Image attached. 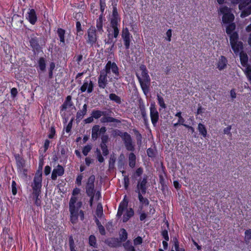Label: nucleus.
<instances>
[{"instance_id":"obj_62","label":"nucleus","mask_w":251,"mask_h":251,"mask_svg":"<svg viewBox=\"0 0 251 251\" xmlns=\"http://www.w3.org/2000/svg\"><path fill=\"white\" fill-rule=\"evenodd\" d=\"M161 235L166 241L169 240V237L168 235V229H164L162 232Z\"/></svg>"},{"instance_id":"obj_3","label":"nucleus","mask_w":251,"mask_h":251,"mask_svg":"<svg viewBox=\"0 0 251 251\" xmlns=\"http://www.w3.org/2000/svg\"><path fill=\"white\" fill-rule=\"evenodd\" d=\"M234 4L239 3V8L242 11L241 17L245 18L251 14V5H248L251 3V0H233Z\"/></svg>"},{"instance_id":"obj_55","label":"nucleus","mask_w":251,"mask_h":251,"mask_svg":"<svg viewBox=\"0 0 251 251\" xmlns=\"http://www.w3.org/2000/svg\"><path fill=\"white\" fill-rule=\"evenodd\" d=\"M17 164L20 169H23L25 167V160L22 158H20L17 160Z\"/></svg>"},{"instance_id":"obj_50","label":"nucleus","mask_w":251,"mask_h":251,"mask_svg":"<svg viewBox=\"0 0 251 251\" xmlns=\"http://www.w3.org/2000/svg\"><path fill=\"white\" fill-rule=\"evenodd\" d=\"M132 36L127 27L123 28L122 32V37H127Z\"/></svg>"},{"instance_id":"obj_11","label":"nucleus","mask_w":251,"mask_h":251,"mask_svg":"<svg viewBox=\"0 0 251 251\" xmlns=\"http://www.w3.org/2000/svg\"><path fill=\"white\" fill-rule=\"evenodd\" d=\"M126 137L123 139L126 149L129 151H134V146L133 145L131 136L129 134H126Z\"/></svg>"},{"instance_id":"obj_28","label":"nucleus","mask_w":251,"mask_h":251,"mask_svg":"<svg viewBox=\"0 0 251 251\" xmlns=\"http://www.w3.org/2000/svg\"><path fill=\"white\" fill-rule=\"evenodd\" d=\"M128 234L127 231L125 228H122L119 234V242H125L127 239Z\"/></svg>"},{"instance_id":"obj_18","label":"nucleus","mask_w":251,"mask_h":251,"mask_svg":"<svg viewBox=\"0 0 251 251\" xmlns=\"http://www.w3.org/2000/svg\"><path fill=\"white\" fill-rule=\"evenodd\" d=\"M100 122L102 123H121V121L114 118L111 116L103 117L100 119Z\"/></svg>"},{"instance_id":"obj_19","label":"nucleus","mask_w":251,"mask_h":251,"mask_svg":"<svg viewBox=\"0 0 251 251\" xmlns=\"http://www.w3.org/2000/svg\"><path fill=\"white\" fill-rule=\"evenodd\" d=\"M134 212L132 208L127 209L126 213L124 215L123 222L124 223L127 222L129 219L133 216Z\"/></svg>"},{"instance_id":"obj_1","label":"nucleus","mask_w":251,"mask_h":251,"mask_svg":"<svg viewBox=\"0 0 251 251\" xmlns=\"http://www.w3.org/2000/svg\"><path fill=\"white\" fill-rule=\"evenodd\" d=\"M140 70L142 71V77L138 74H136V75L144 94L145 95H147L150 91L151 78L148 75V71L147 69L146 66L144 64L140 65Z\"/></svg>"},{"instance_id":"obj_25","label":"nucleus","mask_w":251,"mask_h":251,"mask_svg":"<svg viewBox=\"0 0 251 251\" xmlns=\"http://www.w3.org/2000/svg\"><path fill=\"white\" fill-rule=\"evenodd\" d=\"M136 157L134 153L131 152L128 156L129 166L130 168H133L136 165Z\"/></svg>"},{"instance_id":"obj_49","label":"nucleus","mask_w":251,"mask_h":251,"mask_svg":"<svg viewBox=\"0 0 251 251\" xmlns=\"http://www.w3.org/2000/svg\"><path fill=\"white\" fill-rule=\"evenodd\" d=\"M76 28L77 34H79V35H82L83 29L81 27V23L79 21H77L76 23Z\"/></svg>"},{"instance_id":"obj_17","label":"nucleus","mask_w":251,"mask_h":251,"mask_svg":"<svg viewBox=\"0 0 251 251\" xmlns=\"http://www.w3.org/2000/svg\"><path fill=\"white\" fill-rule=\"evenodd\" d=\"M100 126L98 125H96L93 126L92 128V139L94 141H96L99 138L101 134L100 131Z\"/></svg>"},{"instance_id":"obj_4","label":"nucleus","mask_w":251,"mask_h":251,"mask_svg":"<svg viewBox=\"0 0 251 251\" xmlns=\"http://www.w3.org/2000/svg\"><path fill=\"white\" fill-rule=\"evenodd\" d=\"M230 43L232 48V49L234 51V53L237 54L238 53L240 50L243 49V44L241 41H239V35L238 33L233 32L231 34H229Z\"/></svg>"},{"instance_id":"obj_54","label":"nucleus","mask_w":251,"mask_h":251,"mask_svg":"<svg viewBox=\"0 0 251 251\" xmlns=\"http://www.w3.org/2000/svg\"><path fill=\"white\" fill-rule=\"evenodd\" d=\"M92 149V147L90 145H86L85 146L82 150V153L85 155L86 156L88 153Z\"/></svg>"},{"instance_id":"obj_13","label":"nucleus","mask_w":251,"mask_h":251,"mask_svg":"<svg viewBox=\"0 0 251 251\" xmlns=\"http://www.w3.org/2000/svg\"><path fill=\"white\" fill-rule=\"evenodd\" d=\"M26 18L31 24L33 25L35 24L37 20V17L34 9H29V11L27 13Z\"/></svg>"},{"instance_id":"obj_29","label":"nucleus","mask_w":251,"mask_h":251,"mask_svg":"<svg viewBox=\"0 0 251 251\" xmlns=\"http://www.w3.org/2000/svg\"><path fill=\"white\" fill-rule=\"evenodd\" d=\"M227 25L226 27V31L227 35L231 34L233 32H235L234 30L236 28V25L235 23H233Z\"/></svg>"},{"instance_id":"obj_24","label":"nucleus","mask_w":251,"mask_h":251,"mask_svg":"<svg viewBox=\"0 0 251 251\" xmlns=\"http://www.w3.org/2000/svg\"><path fill=\"white\" fill-rule=\"evenodd\" d=\"M38 64L40 70L42 72H44L46 71V68L45 58L43 57H40L39 60H38Z\"/></svg>"},{"instance_id":"obj_37","label":"nucleus","mask_w":251,"mask_h":251,"mask_svg":"<svg viewBox=\"0 0 251 251\" xmlns=\"http://www.w3.org/2000/svg\"><path fill=\"white\" fill-rule=\"evenodd\" d=\"M143 195L141 194V193L139 192L138 195L140 202L142 204H144L145 205H148L149 204V201L147 198H144Z\"/></svg>"},{"instance_id":"obj_12","label":"nucleus","mask_w":251,"mask_h":251,"mask_svg":"<svg viewBox=\"0 0 251 251\" xmlns=\"http://www.w3.org/2000/svg\"><path fill=\"white\" fill-rule=\"evenodd\" d=\"M64 174V169L60 165H58L57 168L54 169L51 174V178L52 180H55L57 176H62Z\"/></svg>"},{"instance_id":"obj_42","label":"nucleus","mask_w":251,"mask_h":251,"mask_svg":"<svg viewBox=\"0 0 251 251\" xmlns=\"http://www.w3.org/2000/svg\"><path fill=\"white\" fill-rule=\"evenodd\" d=\"M100 10L102 17L103 16L104 11L106 8L105 0H100Z\"/></svg>"},{"instance_id":"obj_61","label":"nucleus","mask_w":251,"mask_h":251,"mask_svg":"<svg viewBox=\"0 0 251 251\" xmlns=\"http://www.w3.org/2000/svg\"><path fill=\"white\" fill-rule=\"evenodd\" d=\"M124 187L126 189H127L129 185V179L128 176H125L124 178Z\"/></svg>"},{"instance_id":"obj_36","label":"nucleus","mask_w":251,"mask_h":251,"mask_svg":"<svg viewBox=\"0 0 251 251\" xmlns=\"http://www.w3.org/2000/svg\"><path fill=\"white\" fill-rule=\"evenodd\" d=\"M40 194H41V193H40V192H38V193H32L33 197L35 199V204L37 206H41V201L40 200V199L39 198V196H40Z\"/></svg>"},{"instance_id":"obj_20","label":"nucleus","mask_w":251,"mask_h":251,"mask_svg":"<svg viewBox=\"0 0 251 251\" xmlns=\"http://www.w3.org/2000/svg\"><path fill=\"white\" fill-rule=\"evenodd\" d=\"M105 243L111 247H116L119 245V239L117 238H111L105 241Z\"/></svg>"},{"instance_id":"obj_34","label":"nucleus","mask_w":251,"mask_h":251,"mask_svg":"<svg viewBox=\"0 0 251 251\" xmlns=\"http://www.w3.org/2000/svg\"><path fill=\"white\" fill-rule=\"evenodd\" d=\"M110 65V61H108L105 66L104 69H103L100 72V74H103L106 76H107V75L110 74L111 71Z\"/></svg>"},{"instance_id":"obj_6","label":"nucleus","mask_w":251,"mask_h":251,"mask_svg":"<svg viewBox=\"0 0 251 251\" xmlns=\"http://www.w3.org/2000/svg\"><path fill=\"white\" fill-rule=\"evenodd\" d=\"M87 37L86 38V42L87 44H89L92 47L96 43L98 37L96 34V29L94 26H91L87 32Z\"/></svg>"},{"instance_id":"obj_2","label":"nucleus","mask_w":251,"mask_h":251,"mask_svg":"<svg viewBox=\"0 0 251 251\" xmlns=\"http://www.w3.org/2000/svg\"><path fill=\"white\" fill-rule=\"evenodd\" d=\"M29 42L34 54H38L42 50V46L46 44V41L43 37H38L34 34L30 35Z\"/></svg>"},{"instance_id":"obj_7","label":"nucleus","mask_w":251,"mask_h":251,"mask_svg":"<svg viewBox=\"0 0 251 251\" xmlns=\"http://www.w3.org/2000/svg\"><path fill=\"white\" fill-rule=\"evenodd\" d=\"M42 181V174L41 172L40 174L36 173L33 179V182L31 184L33 190L32 193H41Z\"/></svg>"},{"instance_id":"obj_16","label":"nucleus","mask_w":251,"mask_h":251,"mask_svg":"<svg viewBox=\"0 0 251 251\" xmlns=\"http://www.w3.org/2000/svg\"><path fill=\"white\" fill-rule=\"evenodd\" d=\"M127 205L128 201H126L125 199L122 202L120 203L118 207V210L116 215L118 218H120L122 216L125 209L127 208Z\"/></svg>"},{"instance_id":"obj_30","label":"nucleus","mask_w":251,"mask_h":251,"mask_svg":"<svg viewBox=\"0 0 251 251\" xmlns=\"http://www.w3.org/2000/svg\"><path fill=\"white\" fill-rule=\"evenodd\" d=\"M57 32L58 36L59 37L60 41L63 44V45H64L65 44L64 37L65 30L62 28H58Z\"/></svg>"},{"instance_id":"obj_5","label":"nucleus","mask_w":251,"mask_h":251,"mask_svg":"<svg viewBox=\"0 0 251 251\" xmlns=\"http://www.w3.org/2000/svg\"><path fill=\"white\" fill-rule=\"evenodd\" d=\"M220 12L223 14L222 21L225 24L233 23L234 19V16L231 13V9L226 6L220 8Z\"/></svg>"},{"instance_id":"obj_57","label":"nucleus","mask_w":251,"mask_h":251,"mask_svg":"<svg viewBox=\"0 0 251 251\" xmlns=\"http://www.w3.org/2000/svg\"><path fill=\"white\" fill-rule=\"evenodd\" d=\"M112 16V18H120L116 7V4L115 5H113Z\"/></svg>"},{"instance_id":"obj_27","label":"nucleus","mask_w":251,"mask_h":251,"mask_svg":"<svg viewBox=\"0 0 251 251\" xmlns=\"http://www.w3.org/2000/svg\"><path fill=\"white\" fill-rule=\"evenodd\" d=\"M123 246L126 251H135V249L130 240H127L123 243Z\"/></svg>"},{"instance_id":"obj_48","label":"nucleus","mask_w":251,"mask_h":251,"mask_svg":"<svg viewBox=\"0 0 251 251\" xmlns=\"http://www.w3.org/2000/svg\"><path fill=\"white\" fill-rule=\"evenodd\" d=\"M100 148L102 151V154L104 156H106L109 154V151L106 144H100Z\"/></svg>"},{"instance_id":"obj_26","label":"nucleus","mask_w":251,"mask_h":251,"mask_svg":"<svg viewBox=\"0 0 251 251\" xmlns=\"http://www.w3.org/2000/svg\"><path fill=\"white\" fill-rule=\"evenodd\" d=\"M71 214V221L73 223H75L78 218V210L76 208L69 209Z\"/></svg>"},{"instance_id":"obj_60","label":"nucleus","mask_w":251,"mask_h":251,"mask_svg":"<svg viewBox=\"0 0 251 251\" xmlns=\"http://www.w3.org/2000/svg\"><path fill=\"white\" fill-rule=\"evenodd\" d=\"M143 242V240L141 237L138 236L133 240L134 245L135 246H137L138 245H141Z\"/></svg>"},{"instance_id":"obj_31","label":"nucleus","mask_w":251,"mask_h":251,"mask_svg":"<svg viewBox=\"0 0 251 251\" xmlns=\"http://www.w3.org/2000/svg\"><path fill=\"white\" fill-rule=\"evenodd\" d=\"M198 129L203 137H206L207 135V130L205 126L201 123L199 124Z\"/></svg>"},{"instance_id":"obj_38","label":"nucleus","mask_w":251,"mask_h":251,"mask_svg":"<svg viewBox=\"0 0 251 251\" xmlns=\"http://www.w3.org/2000/svg\"><path fill=\"white\" fill-rule=\"evenodd\" d=\"M240 57L241 62L242 64H246L248 62V57L246 53H244L243 51L240 50Z\"/></svg>"},{"instance_id":"obj_59","label":"nucleus","mask_w":251,"mask_h":251,"mask_svg":"<svg viewBox=\"0 0 251 251\" xmlns=\"http://www.w3.org/2000/svg\"><path fill=\"white\" fill-rule=\"evenodd\" d=\"M95 188H86V193L88 196H95Z\"/></svg>"},{"instance_id":"obj_14","label":"nucleus","mask_w":251,"mask_h":251,"mask_svg":"<svg viewBox=\"0 0 251 251\" xmlns=\"http://www.w3.org/2000/svg\"><path fill=\"white\" fill-rule=\"evenodd\" d=\"M98 83L100 88L104 89L108 84L107 76L100 74L98 77Z\"/></svg>"},{"instance_id":"obj_9","label":"nucleus","mask_w":251,"mask_h":251,"mask_svg":"<svg viewBox=\"0 0 251 251\" xmlns=\"http://www.w3.org/2000/svg\"><path fill=\"white\" fill-rule=\"evenodd\" d=\"M94 84L92 80L87 77L84 80L83 85L81 86L79 90L81 93L85 92L87 91L88 93H91L94 90Z\"/></svg>"},{"instance_id":"obj_15","label":"nucleus","mask_w":251,"mask_h":251,"mask_svg":"<svg viewBox=\"0 0 251 251\" xmlns=\"http://www.w3.org/2000/svg\"><path fill=\"white\" fill-rule=\"evenodd\" d=\"M87 104H84L81 110H78L76 114V121L77 122H79L82 119L84 116L87 113Z\"/></svg>"},{"instance_id":"obj_46","label":"nucleus","mask_w":251,"mask_h":251,"mask_svg":"<svg viewBox=\"0 0 251 251\" xmlns=\"http://www.w3.org/2000/svg\"><path fill=\"white\" fill-rule=\"evenodd\" d=\"M157 100H158V102L159 105L162 108H166V104L165 103V102L164 101L163 98L161 96L159 95H157Z\"/></svg>"},{"instance_id":"obj_44","label":"nucleus","mask_w":251,"mask_h":251,"mask_svg":"<svg viewBox=\"0 0 251 251\" xmlns=\"http://www.w3.org/2000/svg\"><path fill=\"white\" fill-rule=\"evenodd\" d=\"M77 198L75 197H72L69 201V209L75 208V203L76 202Z\"/></svg>"},{"instance_id":"obj_35","label":"nucleus","mask_w":251,"mask_h":251,"mask_svg":"<svg viewBox=\"0 0 251 251\" xmlns=\"http://www.w3.org/2000/svg\"><path fill=\"white\" fill-rule=\"evenodd\" d=\"M132 36L127 37H123L122 38L125 47V49L126 50H128L130 47V42H131V38H132Z\"/></svg>"},{"instance_id":"obj_45","label":"nucleus","mask_w":251,"mask_h":251,"mask_svg":"<svg viewBox=\"0 0 251 251\" xmlns=\"http://www.w3.org/2000/svg\"><path fill=\"white\" fill-rule=\"evenodd\" d=\"M124 158V156L123 154H121L118 160V167L120 170H121L122 168H124V163L123 162V159Z\"/></svg>"},{"instance_id":"obj_21","label":"nucleus","mask_w":251,"mask_h":251,"mask_svg":"<svg viewBox=\"0 0 251 251\" xmlns=\"http://www.w3.org/2000/svg\"><path fill=\"white\" fill-rule=\"evenodd\" d=\"M227 60L226 58L224 56H221L219 58V62L218 63L217 68L220 71L224 69L226 66Z\"/></svg>"},{"instance_id":"obj_58","label":"nucleus","mask_w":251,"mask_h":251,"mask_svg":"<svg viewBox=\"0 0 251 251\" xmlns=\"http://www.w3.org/2000/svg\"><path fill=\"white\" fill-rule=\"evenodd\" d=\"M175 116L178 118V122H179V123H180L181 125H183V123L185 122V120L181 116V112H178L176 113V114Z\"/></svg>"},{"instance_id":"obj_40","label":"nucleus","mask_w":251,"mask_h":251,"mask_svg":"<svg viewBox=\"0 0 251 251\" xmlns=\"http://www.w3.org/2000/svg\"><path fill=\"white\" fill-rule=\"evenodd\" d=\"M96 214L99 218H101L103 215V208L101 203L98 204Z\"/></svg>"},{"instance_id":"obj_32","label":"nucleus","mask_w":251,"mask_h":251,"mask_svg":"<svg viewBox=\"0 0 251 251\" xmlns=\"http://www.w3.org/2000/svg\"><path fill=\"white\" fill-rule=\"evenodd\" d=\"M109 98L111 100L114 101L118 104H121L122 103L121 98L115 94H110L109 96Z\"/></svg>"},{"instance_id":"obj_23","label":"nucleus","mask_w":251,"mask_h":251,"mask_svg":"<svg viewBox=\"0 0 251 251\" xmlns=\"http://www.w3.org/2000/svg\"><path fill=\"white\" fill-rule=\"evenodd\" d=\"M103 17L102 15H100L99 18L97 20V24L96 26L97 28V31L100 34H102L103 32Z\"/></svg>"},{"instance_id":"obj_53","label":"nucleus","mask_w":251,"mask_h":251,"mask_svg":"<svg viewBox=\"0 0 251 251\" xmlns=\"http://www.w3.org/2000/svg\"><path fill=\"white\" fill-rule=\"evenodd\" d=\"M69 243L71 251H75V244L74 239L72 236L69 237Z\"/></svg>"},{"instance_id":"obj_51","label":"nucleus","mask_w":251,"mask_h":251,"mask_svg":"<svg viewBox=\"0 0 251 251\" xmlns=\"http://www.w3.org/2000/svg\"><path fill=\"white\" fill-rule=\"evenodd\" d=\"M109 141V136L107 134H103L101 136L100 144H106Z\"/></svg>"},{"instance_id":"obj_56","label":"nucleus","mask_w":251,"mask_h":251,"mask_svg":"<svg viewBox=\"0 0 251 251\" xmlns=\"http://www.w3.org/2000/svg\"><path fill=\"white\" fill-rule=\"evenodd\" d=\"M133 131H134V133H135V134L136 135V139H137L138 144L139 143V142H140L141 143V141H142V135H141V134L136 129H133Z\"/></svg>"},{"instance_id":"obj_43","label":"nucleus","mask_w":251,"mask_h":251,"mask_svg":"<svg viewBox=\"0 0 251 251\" xmlns=\"http://www.w3.org/2000/svg\"><path fill=\"white\" fill-rule=\"evenodd\" d=\"M91 115L94 119H98L101 117L100 110H93L92 111Z\"/></svg>"},{"instance_id":"obj_22","label":"nucleus","mask_w":251,"mask_h":251,"mask_svg":"<svg viewBox=\"0 0 251 251\" xmlns=\"http://www.w3.org/2000/svg\"><path fill=\"white\" fill-rule=\"evenodd\" d=\"M110 67L111 71L115 75V77L114 78L116 79H118L120 75L118 67L115 62H111V61Z\"/></svg>"},{"instance_id":"obj_39","label":"nucleus","mask_w":251,"mask_h":251,"mask_svg":"<svg viewBox=\"0 0 251 251\" xmlns=\"http://www.w3.org/2000/svg\"><path fill=\"white\" fill-rule=\"evenodd\" d=\"M244 240L246 244H249L251 239V229L246 230L245 232Z\"/></svg>"},{"instance_id":"obj_47","label":"nucleus","mask_w":251,"mask_h":251,"mask_svg":"<svg viewBox=\"0 0 251 251\" xmlns=\"http://www.w3.org/2000/svg\"><path fill=\"white\" fill-rule=\"evenodd\" d=\"M119 21H120V18H112L111 19L110 25L112 28L118 27Z\"/></svg>"},{"instance_id":"obj_8","label":"nucleus","mask_w":251,"mask_h":251,"mask_svg":"<svg viewBox=\"0 0 251 251\" xmlns=\"http://www.w3.org/2000/svg\"><path fill=\"white\" fill-rule=\"evenodd\" d=\"M150 111L151 123L154 126H156L157 123L159 120V115L154 102L151 103Z\"/></svg>"},{"instance_id":"obj_64","label":"nucleus","mask_w":251,"mask_h":251,"mask_svg":"<svg viewBox=\"0 0 251 251\" xmlns=\"http://www.w3.org/2000/svg\"><path fill=\"white\" fill-rule=\"evenodd\" d=\"M116 161V158L114 157H110L109 161V169H113L114 167V164Z\"/></svg>"},{"instance_id":"obj_63","label":"nucleus","mask_w":251,"mask_h":251,"mask_svg":"<svg viewBox=\"0 0 251 251\" xmlns=\"http://www.w3.org/2000/svg\"><path fill=\"white\" fill-rule=\"evenodd\" d=\"M17 184L14 180L12 182V192L13 195H15L17 194Z\"/></svg>"},{"instance_id":"obj_33","label":"nucleus","mask_w":251,"mask_h":251,"mask_svg":"<svg viewBox=\"0 0 251 251\" xmlns=\"http://www.w3.org/2000/svg\"><path fill=\"white\" fill-rule=\"evenodd\" d=\"M89 244L90 246L94 248H97L98 245L96 237L94 235H91L89 237Z\"/></svg>"},{"instance_id":"obj_10","label":"nucleus","mask_w":251,"mask_h":251,"mask_svg":"<svg viewBox=\"0 0 251 251\" xmlns=\"http://www.w3.org/2000/svg\"><path fill=\"white\" fill-rule=\"evenodd\" d=\"M147 183V177H144L142 180L141 179L138 181L135 192L138 194L139 192L141 194L145 195L146 193L147 187L146 184Z\"/></svg>"},{"instance_id":"obj_52","label":"nucleus","mask_w":251,"mask_h":251,"mask_svg":"<svg viewBox=\"0 0 251 251\" xmlns=\"http://www.w3.org/2000/svg\"><path fill=\"white\" fill-rule=\"evenodd\" d=\"M139 109L142 117H146L147 116L145 106L144 103H140L139 105Z\"/></svg>"},{"instance_id":"obj_41","label":"nucleus","mask_w":251,"mask_h":251,"mask_svg":"<svg viewBox=\"0 0 251 251\" xmlns=\"http://www.w3.org/2000/svg\"><path fill=\"white\" fill-rule=\"evenodd\" d=\"M173 241L174 243V247L176 251H185L183 248H179V242L177 239L176 237L173 238Z\"/></svg>"}]
</instances>
